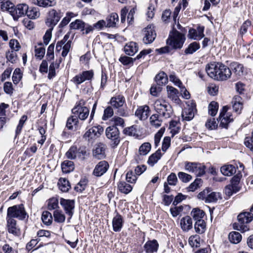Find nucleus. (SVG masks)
Segmentation results:
<instances>
[{"label":"nucleus","mask_w":253,"mask_h":253,"mask_svg":"<svg viewBox=\"0 0 253 253\" xmlns=\"http://www.w3.org/2000/svg\"><path fill=\"white\" fill-rule=\"evenodd\" d=\"M207 74L211 78L218 81H225L231 77L230 69L220 62H212L206 66Z\"/></svg>","instance_id":"1"},{"label":"nucleus","mask_w":253,"mask_h":253,"mask_svg":"<svg viewBox=\"0 0 253 253\" xmlns=\"http://www.w3.org/2000/svg\"><path fill=\"white\" fill-rule=\"evenodd\" d=\"M186 38L185 36L176 30L169 33L167 43L174 49H180L183 46Z\"/></svg>","instance_id":"2"},{"label":"nucleus","mask_w":253,"mask_h":253,"mask_svg":"<svg viewBox=\"0 0 253 253\" xmlns=\"http://www.w3.org/2000/svg\"><path fill=\"white\" fill-rule=\"evenodd\" d=\"M28 217L23 204L14 205L7 209V218H17L19 220H24Z\"/></svg>","instance_id":"3"},{"label":"nucleus","mask_w":253,"mask_h":253,"mask_svg":"<svg viewBox=\"0 0 253 253\" xmlns=\"http://www.w3.org/2000/svg\"><path fill=\"white\" fill-rule=\"evenodd\" d=\"M238 223H234L233 227L237 230L244 232L249 230V228L245 223H248L251 222L253 219V214L251 212H243L239 214L238 216Z\"/></svg>","instance_id":"4"},{"label":"nucleus","mask_w":253,"mask_h":253,"mask_svg":"<svg viewBox=\"0 0 253 253\" xmlns=\"http://www.w3.org/2000/svg\"><path fill=\"white\" fill-rule=\"evenodd\" d=\"M156 111L165 118L170 117L172 112V108L165 100L158 99L154 103Z\"/></svg>","instance_id":"5"},{"label":"nucleus","mask_w":253,"mask_h":253,"mask_svg":"<svg viewBox=\"0 0 253 253\" xmlns=\"http://www.w3.org/2000/svg\"><path fill=\"white\" fill-rule=\"evenodd\" d=\"M126 103L125 97L121 94L112 97L110 101V103L115 109H117V114L122 117H127L128 113L126 109L122 108Z\"/></svg>","instance_id":"6"},{"label":"nucleus","mask_w":253,"mask_h":253,"mask_svg":"<svg viewBox=\"0 0 253 253\" xmlns=\"http://www.w3.org/2000/svg\"><path fill=\"white\" fill-rule=\"evenodd\" d=\"M242 177V174L240 170L231 179L230 184L227 185L224 189L225 194L230 197L234 193L238 192L240 187L239 186V182Z\"/></svg>","instance_id":"7"},{"label":"nucleus","mask_w":253,"mask_h":253,"mask_svg":"<svg viewBox=\"0 0 253 253\" xmlns=\"http://www.w3.org/2000/svg\"><path fill=\"white\" fill-rule=\"evenodd\" d=\"M85 103V102L81 99L72 110V113L81 120H84L89 115V111L88 108L84 106Z\"/></svg>","instance_id":"8"},{"label":"nucleus","mask_w":253,"mask_h":253,"mask_svg":"<svg viewBox=\"0 0 253 253\" xmlns=\"http://www.w3.org/2000/svg\"><path fill=\"white\" fill-rule=\"evenodd\" d=\"M184 169L189 172L195 173L197 176H201L205 173L206 167L199 163L185 162Z\"/></svg>","instance_id":"9"},{"label":"nucleus","mask_w":253,"mask_h":253,"mask_svg":"<svg viewBox=\"0 0 253 253\" xmlns=\"http://www.w3.org/2000/svg\"><path fill=\"white\" fill-rule=\"evenodd\" d=\"M105 134L107 138L111 140L113 147H116L120 143V131L115 126H108L106 129Z\"/></svg>","instance_id":"10"},{"label":"nucleus","mask_w":253,"mask_h":253,"mask_svg":"<svg viewBox=\"0 0 253 253\" xmlns=\"http://www.w3.org/2000/svg\"><path fill=\"white\" fill-rule=\"evenodd\" d=\"M103 130V127L100 125L94 126L85 132L84 135V138L89 142H93L100 136Z\"/></svg>","instance_id":"11"},{"label":"nucleus","mask_w":253,"mask_h":253,"mask_svg":"<svg viewBox=\"0 0 253 253\" xmlns=\"http://www.w3.org/2000/svg\"><path fill=\"white\" fill-rule=\"evenodd\" d=\"M62 15L59 11L52 9L49 11L45 20L46 25L53 28L60 20Z\"/></svg>","instance_id":"12"},{"label":"nucleus","mask_w":253,"mask_h":253,"mask_svg":"<svg viewBox=\"0 0 253 253\" xmlns=\"http://www.w3.org/2000/svg\"><path fill=\"white\" fill-rule=\"evenodd\" d=\"M94 73L92 70L83 71L75 76L71 80L77 85L80 84L86 81H90L93 78Z\"/></svg>","instance_id":"13"},{"label":"nucleus","mask_w":253,"mask_h":253,"mask_svg":"<svg viewBox=\"0 0 253 253\" xmlns=\"http://www.w3.org/2000/svg\"><path fill=\"white\" fill-rule=\"evenodd\" d=\"M228 109V107L225 106L222 108V110L220 113L219 119L220 123L219 126L222 128H227L228 124L233 121L232 115L229 113H227Z\"/></svg>","instance_id":"14"},{"label":"nucleus","mask_w":253,"mask_h":253,"mask_svg":"<svg viewBox=\"0 0 253 253\" xmlns=\"http://www.w3.org/2000/svg\"><path fill=\"white\" fill-rule=\"evenodd\" d=\"M6 229L9 234L16 237H19L21 235V230L17 225V221L14 218H6Z\"/></svg>","instance_id":"15"},{"label":"nucleus","mask_w":253,"mask_h":253,"mask_svg":"<svg viewBox=\"0 0 253 253\" xmlns=\"http://www.w3.org/2000/svg\"><path fill=\"white\" fill-rule=\"evenodd\" d=\"M143 41L145 44L152 43L156 37V32L151 25L148 26L143 30Z\"/></svg>","instance_id":"16"},{"label":"nucleus","mask_w":253,"mask_h":253,"mask_svg":"<svg viewBox=\"0 0 253 253\" xmlns=\"http://www.w3.org/2000/svg\"><path fill=\"white\" fill-rule=\"evenodd\" d=\"M60 203L66 213L69 216L68 219L70 220L73 215V211L75 208L74 200L61 198Z\"/></svg>","instance_id":"17"},{"label":"nucleus","mask_w":253,"mask_h":253,"mask_svg":"<svg viewBox=\"0 0 253 253\" xmlns=\"http://www.w3.org/2000/svg\"><path fill=\"white\" fill-rule=\"evenodd\" d=\"M109 167V165L107 161H100L95 166L92 174L95 176L100 177L106 172Z\"/></svg>","instance_id":"18"},{"label":"nucleus","mask_w":253,"mask_h":253,"mask_svg":"<svg viewBox=\"0 0 253 253\" xmlns=\"http://www.w3.org/2000/svg\"><path fill=\"white\" fill-rule=\"evenodd\" d=\"M196 104L194 102H191L190 105L188 104V107L184 109L182 112V118L183 120L190 121L194 117L196 111Z\"/></svg>","instance_id":"19"},{"label":"nucleus","mask_w":253,"mask_h":253,"mask_svg":"<svg viewBox=\"0 0 253 253\" xmlns=\"http://www.w3.org/2000/svg\"><path fill=\"white\" fill-rule=\"evenodd\" d=\"M28 9V6L26 4H18L16 7L13 8V12H12L11 15L15 21H17L19 17L26 14Z\"/></svg>","instance_id":"20"},{"label":"nucleus","mask_w":253,"mask_h":253,"mask_svg":"<svg viewBox=\"0 0 253 253\" xmlns=\"http://www.w3.org/2000/svg\"><path fill=\"white\" fill-rule=\"evenodd\" d=\"M203 26H198L197 29L190 28L188 32V38L194 40H200L205 36Z\"/></svg>","instance_id":"21"},{"label":"nucleus","mask_w":253,"mask_h":253,"mask_svg":"<svg viewBox=\"0 0 253 253\" xmlns=\"http://www.w3.org/2000/svg\"><path fill=\"white\" fill-rule=\"evenodd\" d=\"M150 112V108L148 105L140 106L135 111V116L140 120H145L148 117Z\"/></svg>","instance_id":"22"},{"label":"nucleus","mask_w":253,"mask_h":253,"mask_svg":"<svg viewBox=\"0 0 253 253\" xmlns=\"http://www.w3.org/2000/svg\"><path fill=\"white\" fill-rule=\"evenodd\" d=\"M105 145L99 143L96 144L95 148L93 150V155L94 157L98 159H102L105 158Z\"/></svg>","instance_id":"23"},{"label":"nucleus","mask_w":253,"mask_h":253,"mask_svg":"<svg viewBox=\"0 0 253 253\" xmlns=\"http://www.w3.org/2000/svg\"><path fill=\"white\" fill-rule=\"evenodd\" d=\"M159 244L156 240L148 241L144 245V249L146 253H155L158 251Z\"/></svg>","instance_id":"24"},{"label":"nucleus","mask_w":253,"mask_h":253,"mask_svg":"<svg viewBox=\"0 0 253 253\" xmlns=\"http://www.w3.org/2000/svg\"><path fill=\"white\" fill-rule=\"evenodd\" d=\"M233 110L237 114H241L243 108L242 98L239 96H235L232 101Z\"/></svg>","instance_id":"25"},{"label":"nucleus","mask_w":253,"mask_h":253,"mask_svg":"<svg viewBox=\"0 0 253 253\" xmlns=\"http://www.w3.org/2000/svg\"><path fill=\"white\" fill-rule=\"evenodd\" d=\"M192 220L190 216H186L180 220V226L184 231H188L192 228Z\"/></svg>","instance_id":"26"},{"label":"nucleus","mask_w":253,"mask_h":253,"mask_svg":"<svg viewBox=\"0 0 253 253\" xmlns=\"http://www.w3.org/2000/svg\"><path fill=\"white\" fill-rule=\"evenodd\" d=\"M138 50L137 44L134 42H129L126 44L124 47L125 53L129 55L132 56Z\"/></svg>","instance_id":"27"},{"label":"nucleus","mask_w":253,"mask_h":253,"mask_svg":"<svg viewBox=\"0 0 253 253\" xmlns=\"http://www.w3.org/2000/svg\"><path fill=\"white\" fill-rule=\"evenodd\" d=\"M237 168L232 165H226L222 166L220 171L225 176H231L236 172Z\"/></svg>","instance_id":"28"},{"label":"nucleus","mask_w":253,"mask_h":253,"mask_svg":"<svg viewBox=\"0 0 253 253\" xmlns=\"http://www.w3.org/2000/svg\"><path fill=\"white\" fill-rule=\"evenodd\" d=\"M123 224V219L122 216L117 214L113 219L112 224L113 230L115 232L121 231Z\"/></svg>","instance_id":"29"},{"label":"nucleus","mask_w":253,"mask_h":253,"mask_svg":"<svg viewBox=\"0 0 253 253\" xmlns=\"http://www.w3.org/2000/svg\"><path fill=\"white\" fill-rule=\"evenodd\" d=\"M14 4L11 2V0H1L0 8L2 11H7L11 14L13 12V8Z\"/></svg>","instance_id":"30"},{"label":"nucleus","mask_w":253,"mask_h":253,"mask_svg":"<svg viewBox=\"0 0 253 253\" xmlns=\"http://www.w3.org/2000/svg\"><path fill=\"white\" fill-rule=\"evenodd\" d=\"M57 185L59 189L63 192H68L71 188V185L69 181L65 178H60Z\"/></svg>","instance_id":"31"},{"label":"nucleus","mask_w":253,"mask_h":253,"mask_svg":"<svg viewBox=\"0 0 253 253\" xmlns=\"http://www.w3.org/2000/svg\"><path fill=\"white\" fill-rule=\"evenodd\" d=\"M61 169L63 172L70 173L75 169L74 164L72 161L65 160L61 164Z\"/></svg>","instance_id":"32"},{"label":"nucleus","mask_w":253,"mask_h":253,"mask_svg":"<svg viewBox=\"0 0 253 253\" xmlns=\"http://www.w3.org/2000/svg\"><path fill=\"white\" fill-rule=\"evenodd\" d=\"M108 27H115L117 22L119 21V16L116 13H112L106 18Z\"/></svg>","instance_id":"33"},{"label":"nucleus","mask_w":253,"mask_h":253,"mask_svg":"<svg viewBox=\"0 0 253 253\" xmlns=\"http://www.w3.org/2000/svg\"><path fill=\"white\" fill-rule=\"evenodd\" d=\"M221 195L220 193L213 192L210 189L205 202L207 203L216 202L218 199H221Z\"/></svg>","instance_id":"34"},{"label":"nucleus","mask_w":253,"mask_h":253,"mask_svg":"<svg viewBox=\"0 0 253 253\" xmlns=\"http://www.w3.org/2000/svg\"><path fill=\"white\" fill-rule=\"evenodd\" d=\"M155 80L157 85L163 86L167 83L168 79L166 74L161 72L156 76Z\"/></svg>","instance_id":"35"},{"label":"nucleus","mask_w":253,"mask_h":253,"mask_svg":"<svg viewBox=\"0 0 253 253\" xmlns=\"http://www.w3.org/2000/svg\"><path fill=\"white\" fill-rule=\"evenodd\" d=\"M118 188L120 192L127 194L132 191V187L125 181H120L118 184Z\"/></svg>","instance_id":"36"},{"label":"nucleus","mask_w":253,"mask_h":253,"mask_svg":"<svg viewBox=\"0 0 253 253\" xmlns=\"http://www.w3.org/2000/svg\"><path fill=\"white\" fill-rule=\"evenodd\" d=\"M194 228L197 233L203 234L206 230V223L204 220H198L195 222Z\"/></svg>","instance_id":"37"},{"label":"nucleus","mask_w":253,"mask_h":253,"mask_svg":"<svg viewBox=\"0 0 253 253\" xmlns=\"http://www.w3.org/2000/svg\"><path fill=\"white\" fill-rule=\"evenodd\" d=\"M200 48V43L196 42H193L190 43L187 47L185 49L184 53L186 55L192 54L198 50Z\"/></svg>","instance_id":"38"},{"label":"nucleus","mask_w":253,"mask_h":253,"mask_svg":"<svg viewBox=\"0 0 253 253\" xmlns=\"http://www.w3.org/2000/svg\"><path fill=\"white\" fill-rule=\"evenodd\" d=\"M78 122L77 116L74 115L68 119L66 123V127L69 129L73 130L74 128H76Z\"/></svg>","instance_id":"39"},{"label":"nucleus","mask_w":253,"mask_h":253,"mask_svg":"<svg viewBox=\"0 0 253 253\" xmlns=\"http://www.w3.org/2000/svg\"><path fill=\"white\" fill-rule=\"evenodd\" d=\"M161 157L162 154L161 150L158 149L155 153L152 154L149 157L148 160V164L151 166H153L158 160L161 159Z\"/></svg>","instance_id":"40"},{"label":"nucleus","mask_w":253,"mask_h":253,"mask_svg":"<svg viewBox=\"0 0 253 253\" xmlns=\"http://www.w3.org/2000/svg\"><path fill=\"white\" fill-rule=\"evenodd\" d=\"M70 26L72 29L81 30L82 31H84L85 23L81 20L77 19L71 23Z\"/></svg>","instance_id":"41"},{"label":"nucleus","mask_w":253,"mask_h":253,"mask_svg":"<svg viewBox=\"0 0 253 253\" xmlns=\"http://www.w3.org/2000/svg\"><path fill=\"white\" fill-rule=\"evenodd\" d=\"M191 215L196 221L203 220L202 218L205 215V212L198 208L193 209L191 212Z\"/></svg>","instance_id":"42"},{"label":"nucleus","mask_w":253,"mask_h":253,"mask_svg":"<svg viewBox=\"0 0 253 253\" xmlns=\"http://www.w3.org/2000/svg\"><path fill=\"white\" fill-rule=\"evenodd\" d=\"M231 68L233 72L237 76L240 77L243 73V66L237 62H233L231 64Z\"/></svg>","instance_id":"43"},{"label":"nucleus","mask_w":253,"mask_h":253,"mask_svg":"<svg viewBox=\"0 0 253 253\" xmlns=\"http://www.w3.org/2000/svg\"><path fill=\"white\" fill-rule=\"evenodd\" d=\"M228 238L231 243L237 244L241 241L242 236L240 233L236 231H233L229 233Z\"/></svg>","instance_id":"44"},{"label":"nucleus","mask_w":253,"mask_h":253,"mask_svg":"<svg viewBox=\"0 0 253 253\" xmlns=\"http://www.w3.org/2000/svg\"><path fill=\"white\" fill-rule=\"evenodd\" d=\"M42 219L45 225H49L52 222L53 218L50 212L48 211H44L42 213Z\"/></svg>","instance_id":"45"},{"label":"nucleus","mask_w":253,"mask_h":253,"mask_svg":"<svg viewBox=\"0 0 253 253\" xmlns=\"http://www.w3.org/2000/svg\"><path fill=\"white\" fill-rule=\"evenodd\" d=\"M26 15L30 19H36L40 16V13L37 7H28Z\"/></svg>","instance_id":"46"},{"label":"nucleus","mask_w":253,"mask_h":253,"mask_svg":"<svg viewBox=\"0 0 253 253\" xmlns=\"http://www.w3.org/2000/svg\"><path fill=\"white\" fill-rule=\"evenodd\" d=\"M61 60L60 59L59 63L52 62L49 67V73L48 75V78L51 79L54 78L56 75L55 69L58 68L59 67L60 63Z\"/></svg>","instance_id":"47"},{"label":"nucleus","mask_w":253,"mask_h":253,"mask_svg":"<svg viewBox=\"0 0 253 253\" xmlns=\"http://www.w3.org/2000/svg\"><path fill=\"white\" fill-rule=\"evenodd\" d=\"M151 148V144L149 142L143 143L139 147L138 153L141 156L146 155L150 151Z\"/></svg>","instance_id":"48"},{"label":"nucleus","mask_w":253,"mask_h":253,"mask_svg":"<svg viewBox=\"0 0 253 253\" xmlns=\"http://www.w3.org/2000/svg\"><path fill=\"white\" fill-rule=\"evenodd\" d=\"M53 216L55 221L57 222L62 223L65 220V216L61 211L55 210L53 212Z\"/></svg>","instance_id":"49"},{"label":"nucleus","mask_w":253,"mask_h":253,"mask_svg":"<svg viewBox=\"0 0 253 253\" xmlns=\"http://www.w3.org/2000/svg\"><path fill=\"white\" fill-rule=\"evenodd\" d=\"M150 123L151 126L159 127L161 126L162 120L159 119L158 114H153L150 118Z\"/></svg>","instance_id":"50"},{"label":"nucleus","mask_w":253,"mask_h":253,"mask_svg":"<svg viewBox=\"0 0 253 253\" xmlns=\"http://www.w3.org/2000/svg\"><path fill=\"white\" fill-rule=\"evenodd\" d=\"M167 89L168 93V96L173 100H176L177 98L178 90L172 86L168 85Z\"/></svg>","instance_id":"51"},{"label":"nucleus","mask_w":253,"mask_h":253,"mask_svg":"<svg viewBox=\"0 0 253 253\" xmlns=\"http://www.w3.org/2000/svg\"><path fill=\"white\" fill-rule=\"evenodd\" d=\"M209 113L212 116H214L218 109V104L215 101H211L209 105Z\"/></svg>","instance_id":"52"},{"label":"nucleus","mask_w":253,"mask_h":253,"mask_svg":"<svg viewBox=\"0 0 253 253\" xmlns=\"http://www.w3.org/2000/svg\"><path fill=\"white\" fill-rule=\"evenodd\" d=\"M136 59L135 58H132L126 56H121L119 61L124 65H129L131 66L133 65V63L134 61Z\"/></svg>","instance_id":"53"},{"label":"nucleus","mask_w":253,"mask_h":253,"mask_svg":"<svg viewBox=\"0 0 253 253\" xmlns=\"http://www.w3.org/2000/svg\"><path fill=\"white\" fill-rule=\"evenodd\" d=\"M202 180L201 178H196L193 182L190 184L187 188L189 191H194L202 185Z\"/></svg>","instance_id":"54"},{"label":"nucleus","mask_w":253,"mask_h":253,"mask_svg":"<svg viewBox=\"0 0 253 253\" xmlns=\"http://www.w3.org/2000/svg\"><path fill=\"white\" fill-rule=\"evenodd\" d=\"M179 179L183 182L187 183L192 178V176L187 173L184 172H179L177 174Z\"/></svg>","instance_id":"55"},{"label":"nucleus","mask_w":253,"mask_h":253,"mask_svg":"<svg viewBox=\"0 0 253 253\" xmlns=\"http://www.w3.org/2000/svg\"><path fill=\"white\" fill-rule=\"evenodd\" d=\"M66 156L69 159H75L77 155V148L76 147L72 146L70 147L69 150L66 152Z\"/></svg>","instance_id":"56"},{"label":"nucleus","mask_w":253,"mask_h":253,"mask_svg":"<svg viewBox=\"0 0 253 253\" xmlns=\"http://www.w3.org/2000/svg\"><path fill=\"white\" fill-rule=\"evenodd\" d=\"M27 119V117L25 115H23L22 116L21 119L19 120V124L17 126V128L15 131V136H17V135L19 134L21 131L22 127L24 125L25 122Z\"/></svg>","instance_id":"57"},{"label":"nucleus","mask_w":253,"mask_h":253,"mask_svg":"<svg viewBox=\"0 0 253 253\" xmlns=\"http://www.w3.org/2000/svg\"><path fill=\"white\" fill-rule=\"evenodd\" d=\"M112 106H108L104 111V114L102 116V120L106 121L109 118L113 116L114 115L113 109Z\"/></svg>","instance_id":"58"},{"label":"nucleus","mask_w":253,"mask_h":253,"mask_svg":"<svg viewBox=\"0 0 253 253\" xmlns=\"http://www.w3.org/2000/svg\"><path fill=\"white\" fill-rule=\"evenodd\" d=\"M111 121L113 123L112 126H115L116 127L119 126L122 127L125 126V120L120 117L115 116L112 119Z\"/></svg>","instance_id":"59"},{"label":"nucleus","mask_w":253,"mask_h":253,"mask_svg":"<svg viewBox=\"0 0 253 253\" xmlns=\"http://www.w3.org/2000/svg\"><path fill=\"white\" fill-rule=\"evenodd\" d=\"M16 51H8L6 52V57L7 60L12 63H14L17 60V54Z\"/></svg>","instance_id":"60"},{"label":"nucleus","mask_w":253,"mask_h":253,"mask_svg":"<svg viewBox=\"0 0 253 253\" xmlns=\"http://www.w3.org/2000/svg\"><path fill=\"white\" fill-rule=\"evenodd\" d=\"M136 127L134 126L126 127L123 130V133L124 134L131 136H135L136 134Z\"/></svg>","instance_id":"61"},{"label":"nucleus","mask_w":253,"mask_h":253,"mask_svg":"<svg viewBox=\"0 0 253 253\" xmlns=\"http://www.w3.org/2000/svg\"><path fill=\"white\" fill-rule=\"evenodd\" d=\"M58 200L57 199L52 198L48 201L47 208L49 210H55L58 208Z\"/></svg>","instance_id":"62"},{"label":"nucleus","mask_w":253,"mask_h":253,"mask_svg":"<svg viewBox=\"0 0 253 253\" xmlns=\"http://www.w3.org/2000/svg\"><path fill=\"white\" fill-rule=\"evenodd\" d=\"M137 179V176L133 173L132 171H128L126 174V180L130 183H135Z\"/></svg>","instance_id":"63"},{"label":"nucleus","mask_w":253,"mask_h":253,"mask_svg":"<svg viewBox=\"0 0 253 253\" xmlns=\"http://www.w3.org/2000/svg\"><path fill=\"white\" fill-rule=\"evenodd\" d=\"M87 183V180L85 179L81 180L75 186V190L77 192H82L85 189V186Z\"/></svg>","instance_id":"64"}]
</instances>
